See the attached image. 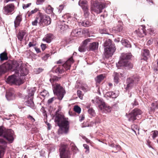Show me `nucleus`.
Wrapping results in <instances>:
<instances>
[{
	"label": "nucleus",
	"instance_id": "1",
	"mask_svg": "<svg viewBox=\"0 0 158 158\" xmlns=\"http://www.w3.org/2000/svg\"><path fill=\"white\" fill-rule=\"evenodd\" d=\"M9 70L15 71V73L9 76L6 79V81L17 85H20L23 83L24 77L28 73V70L26 67L23 66L20 67L18 63L6 62L0 65V76Z\"/></svg>",
	"mask_w": 158,
	"mask_h": 158
},
{
	"label": "nucleus",
	"instance_id": "2",
	"mask_svg": "<svg viewBox=\"0 0 158 158\" xmlns=\"http://www.w3.org/2000/svg\"><path fill=\"white\" fill-rule=\"evenodd\" d=\"M14 131L11 129H6L0 127V158L2 155L4 154L7 141L10 143L13 142L14 138Z\"/></svg>",
	"mask_w": 158,
	"mask_h": 158
},
{
	"label": "nucleus",
	"instance_id": "3",
	"mask_svg": "<svg viewBox=\"0 0 158 158\" xmlns=\"http://www.w3.org/2000/svg\"><path fill=\"white\" fill-rule=\"evenodd\" d=\"M55 122L59 127V130L62 133L67 134L69 130V123L67 118L60 114L57 115L55 118Z\"/></svg>",
	"mask_w": 158,
	"mask_h": 158
},
{
	"label": "nucleus",
	"instance_id": "4",
	"mask_svg": "<svg viewBox=\"0 0 158 158\" xmlns=\"http://www.w3.org/2000/svg\"><path fill=\"white\" fill-rule=\"evenodd\" d=\"M131 56V53H122L120 57V60L118 64H116V66L118 68H120L119 67L123 66L127 69L132 68L133 65L129 61Z\"/></svg>",
	"mask_w": 158,
	"mask_h": 158
},
{
	"label": "nucleus",
	"instance_id": "5",
	"mask_svg": "<svg viewBox=\"0 0 158 158\" xmlns=\"http://www.w3.org/2000/svg\"><path fill=\"white\" fill-rule=\"evenodd\" d=\"M103 46L104 47V55L105 58L107 59L113 55L115 48L110 39L106 40L104 43Z\"/></svg>",
	"mask_w": 158,
	"mask_h": 158
},
{
	"label": "nucleus",
	"instance_id": "6",
	"mask_svg": "<svg viewBox=\"0 0 158 158\" xmlns=\"http://www.w3.org/2000/svg\"><path fill=\"white\" fill-rule=\"evenodd\" d=\"M52 86L54 94L57 96L59 100H61L66 93L65 90L58 83L52 84Z\"/></svg>",
	"mask_w": 158,
	"mask_h": 158
},
{
	"label": "nucleus",
	"instance_id": "7",
	"mask_svg": "<svg viewBox=\"0 0 158 158\" xmlns=\"http://www.w3.org/2000/svg\"><path fill=\"white\" fill-rule=\"evenodd\" d=\"M35 88H28L27 89V95L26 96V101L24 102L25 105L30 107H32L34 106L33 101V96L35 91Z\"/></svg>",
	"mask_w": 158,
	"mask_h": 158
},
{
	"label": "nucleus",
	"instance_id": "8",
	"mask_svg": "<svg viewBox=\"0 0 158 158\" xmlns=\"http://www.w3.org/2000/svg\"><path fill=\"white\" fill-rule=\"evenodd\" d=\"M91 10L97 14H100L102 11V10L106 6L105 4L97 1L91 0Z\"/></svg>",
	"mask_w": 158,
	"mask_h": 158
},
{
	"label": "nucleus",
	"instance_id": "9",
	"mask_svg": "<svg viewBox=\"0 0 158 158\" xmlns=\"http://www.w3.org/2000/svg\"><path fill=\"white\" fill-rule=\"evenodd\" d=\"M92 102L98 105L99 108L101 110H106L105 113L109 112L111 111L110 107L107 106L103 99L101 98L96 97L95 100H92Z\"/></svg>",
	"mask_w": 158,
	"mask_h": 158
},
{
	"label": "nucleus",
	"instance_id": "10",
	"mask_svg": "<svg viewBox=\"0 0 158 158\" xmlns=\"http://www.w3.org/2000/svg\"><path fill=\"white\" fill-rule=\"evenodd\" d=\"M139 80V77L137 75L128 78L127 79V86L125 89L127 90H129L134 87L136 84Z\"/></svg>",
	"mask_w": 158,
	"mask_h": 158
},
{
	"label": "nucleus",
	"instance_id": "11",
	"mask_svg": "<svg viewBox=\"0 0 158 158\" xmlns=\"http://www.w3.org/2000/svg\"><path fill=\"white\" fill-rule=\"evenodd\" d=\"M142 113L141 111L138 108H135L128 114H126L128 120L130 121L133 122L139 118V115H140Z\"/></svg>",
	"mask_w": 158,
	"mask_h": 158
},
{
	"label": "nucleus",
	"instance_id": "12",
	"mask_svg": "<svg viewBox=\"0 0 158 158\" xmlns=\"http://www.w3.org/2000/svg\"><path fill=\"white\" fill-rule=\"evenodd\" d=\"M74 61L72 57L69 58L68 60L63 64L62 66L58 67L56 69L55 72L56 73L61 74L64 72V70L61 68V67H64L66 70L69 69L71 67V65L73 63Z\"/></svg>",
	"mask_w": 158,
	"mask_h": 158
},
{
	"label": "nucleus",
	"instance_id": "13",
	"mask_svg": "<svg viewBox=\"0 0 158 158\" xmlns=\"http://www.w3.org/2000/svg\"><path fill=\"white\" fill-rule=\"evenodd\" d=\"M51 23V19L48 15L40 13V27L47 26Z\"/></svg>",
	"mask_w": 158,
	"mask_h": 158
},
{
	"label": "nucleus",
	"instance_id": "14",
	"mask_svg": "<svg viewBox=\"0 0 158 158\" xmlns=\"http://www.w3.org/2000/svg\"><path fill=\"white\" fill-rule=\"evenodd\" d=\"M67 145H62L60 148V158H69L70 151L68 150Z\"/></svg>",
	"mask_w": 158,
	"mask_h": 158
},
{
	"label": "nucleus",
	"instance_id": "15",
	"mask_svg": "<svg viewBox=\"0 0 158 158\" xmlns=\"http://www.w3.org/2000/svg\"><path fill=\"white\" fill-rule=\"evenodd\" d=\"M15 9V5L13 3L9 4L4 6L3 8V11L6 15L12 14Z\"/></svg>",
	"mask_w": 158,
	"mask_h": 158
},
{
	"label": "nucleus",
	"instance_id": "16",
	"mask_svg": "<svg viewBox=\"0 0 158 158\" xmlns=\"http://www.w3.org/2000/svg\"><path fill=\"white\" fill-rule=\"evenodd\" d=\"M87 2L86 0H80L78 4L80 6L84 11V15L87 16L89 15L88 7L87 5Z\"/></svg>",
	"mask_w": 158,
	"mask_h": 158
},
{
	"label": "nucleus",
	"instance_id": "17",
	"mask_svg": "<svg viewBox=\"0 0 158 158\" xmlns=\"http://www.w3.org/2000/svg\"><path fill=\"white\" fill-rule=\"evenodd\" d=\"M114 77V81L115 83L117 84L119 82V77H123V74L120 73L114 72L113 75Z\"/></svg>",
	"mask_w": 158,
	"mask_h": 158
},
{
	"label": "nucleus",
	"instance_id": "18",
	"mask_svg": "<svg viewBox=\"0 0 158 158\" xmlns=\"http://www.w3.org/2000/svg\"><path fill=\"white\" fill-rule=\"evenodd\" d=\"M22 18L21 15H18L16 17L14 21L15 27L16 28L19 26L22 21Z\"/></svg>",
	"mask_w": 158,
	"mask_h": 158
},
{
	"label": "nucleus",
	"instance_id": "19",
	"mask_svg": "<svg viewBox=\"0 0 158 158\" xmlns=\"http://www.w3.org/2000/svg\"><path fill=\"white\" fill-rule=\"evenodd\" d=\"M142 55L143 57L142 59L146 60L149 57V51L147 49H144L142 50Z\"/></svg>",
	"mask_w": 158,
	"mask_h": 158
},
{
	"label": "nucleus",
	"instance_id": "20",
	"mask_svg": "<svg viewBox=\"0 0 158 158\" xmlns=\"http://www.w3.org/2000/svg\"><path fill=\"white\" fill-rule=\"evenodd\" d=\"M6 97L8 101L13 100L15 98V95L13 93L10 91H7L6 93Z\"/></svg>",
	"mask_w": 158,
	"mask_h": 158
},
{
	"label": "nucleus",
	"instance_id": "21",
	"mask_svg": "<svg viewBox=\"0 0 158 158\" xmlns=\"http://www.w3.org/2000/svg\"><path fill=\"white\" fill-rule=\"evenodd\" d=\"M98 43L94 42L90 43L89 45V51H94L98 49Z\"/></svg>",
	"mask_w": 158,
	"mask_h": 158
},
{
	"label": "nucleus",
	"instance_id": "22",
	"mask_svg": "<svg viewBox=\"0 0 158 158\" xmlns=\"http://www.w3.org/2000/svg\"><path fill=\"white\" fill-rule=\"evenodd\" d=\"M105 97L107 98H116L117 96V95L113 92H106L104 95Z\"/></svg>",
	"mask_w": 158,
	"mask_h": 158
},
{
	"label": "nucleus",
	"instance_id": "23",
	"mask_svg": "<svg viewBox=\"0 0 158 158\" xmlns=\"http://www.w3.org/2000/svg\"><path fill=\"white\" fill-rule=\"evenodd\" d=\"M53 39V35L52 34H47L44 37L42 40L43 41H46L47 43H50Z\"/></svg>",
	"mask_w": 158,
	"mask_h": 158
},
{
	"label": "nucleus",
	"instance_id": "24",
	"mask_svg": "<svg viewBox=\"0 0 158 158\" xmlns=\"http://www.w3.org/2000/svg\"><path fill=\"white\" fill-rule=\"evenodd\" d=\"M109 146L112 148H115L116 150L120 151L121 149V147L118 144H115L113 142L111 141L108 143Z\"/></svg>",
	"mask_w": 158,
	"mask_h": 158
},
{
	"label": "nucleus",
	"instance_id": "25",
	"mask_svg": "<svg viewBox=\"0 0 158 158\" xmlns=\"http://www.w3.org/2000/svg\"><path fill=\"white\" fill-rule=\"evenodd\" d=\"M91 23L87 19H85L79 22V26H82L85 27H88L91 25Z\"/></svg>",
	"mask_w": 158,
	"mask_h": 158
},
{
	"label": "nucleus",
	"instance_id": "26",
	"mask_svg": "<svg viewBox=\"0 0 158 158\" xmlns=\"http://www.w3.org/2000/svg\"><path fill=\"white\" fill-rule=\"evenodd\" d=\"M137 34L140 37H143L146 35L145 29L143 28H140L136 31Z\"/></svg>",
	"mask_w": 158,
	"mask_h": 158
},
{
	"label": "nucleus",
	"instance_id": "27",
	"mask_svg": "<svg viewBox=\"0 0 158 158\" xmlns=\"http://www.w3.org/2000/svg\"><path fill=\"white\" fill-rule=\"evenodd\" d=\"M121 42L123 45L127 48H131V47L130 42L127 39H122Z\"/></svg>",
	"mask_w": 158,
	"mask_h": 158
},
{
	"label": "nucleus",
	"instance_id": "28",
	"mask_svg": "<svg viewBox=\"0 0 158 158\" xmlns=\"http://www.w3.org/2000/svg\"><path fill=\"white\" fill-rule=\"evenodd\" d=\"M25 33H26L25 31L21 30L19 31L17 35V37L18 39L20 41H22Z\"/></svg>",
	"mask_w": 158,
	"mask_h": 158
},
{
	"label": "nucleus",
	"instance_id": "29",
	"mask_svg": "<svg viewBox=\"0 0 158 158\" xmlns=\"http://www.w3.org/2000/svg\"><path fill=\"white\" fill-rule=\"evenodd\" d=\"M0 59L1 61H3L8 59L7 54L5 52H4L0 54Z\"/></svg>",
	"mask_w": 158,
	"mask_h": 158
},
{
	"label": "nucleus",
	"instance_id": "30",
	"mask_svg": "<svg viewBox=\"0 0 158 158\" xmlns=\"http://www.w3.org/2000/svg\"><path fill=\"white\" fill-rule=\"evenodd\" d=\"M104 77L102 74H100L95 78V80L97 83H100L102 80L104 79Z\"/></svg>",
	"mask_w": 158,
	"mask_h": 158
},
{
	"label": "nucleus",
	"instance_id": "31",
	"mask_svg": "<svg viewBox=\"0 0 158 158\" xmlns=\"http://www.w3.org/2000/svg\"><path fill=\"white\" fill-rule=\"evenodd\" d=\"M59 27L61 30L64 31L68 28V26L63 23L59 26Z\"/></svg>",
	"mask_w": 158,
	"mask_h": 158
},
{
	"label": "nucleus",
	"instance_id": "32",
	"mask_svg": "<svg viewBox=\"0 0 158 158\" xmlns=\"http://www.w3.org/2000/svg\"><path fill=\"white\" fill-rule=\"evenodd\" d=\"M131 129L136 134V132L139 133V128L137 125H132Z\"/></svg>",
	"mask_w": 158,
	"mask_h": 158
},
{
	"label": "nucleus",
	"instance_id": "33",
	"mask_svg": "<svg viewBox=\"0 0 158 158\" xmlns=\"http://www.w3.org/2000/svg\"><path fill=\"white\" fill-rule=\"evenodd\" d=\"M123 29V27L120 25H118L117 26L115 27L114 30L116 31V32H115L118 33V32H120L122 31Z\"/></svg>",
	"mask_w": 158,
	"mask_h": 158
},
{
	"label": "nucleus",
	"instance_id": "34",
	"mask_svg": "<svg viewBox=\"0 0 158 158\" xmlns=\"http://www.w3.org/2000/svg\"><path fill=\"white\" fill-rule=\"evenodd\" d=\"M53 8L50 5H49L46 9V12L48 14L51 13L53 12Z\"/></svg>",
	"mask_w": 158,
	"mask_h": 158
},
{
	"label": "nucleus",
	"instance_id": "35",
	"mask_svg": "<svg viewBox=\"0 0 158 158\" xmlns=\"http://www.w3.org/2000/svg\"><path fill=\"white\" fill-rule=\"evenodd\" d=\"M73 110L75 112L77 113L78 114H79L81 113V108L77 105H76L74 106Z\"/></svg>",
	"mask_w": 158,
	"mask_h": 158
},
{
	"label": "nucleus",
	"instance_id": "36",
	"mask_svg": "<svg viewBox=\"0 0 158 158\" xmlns=\"http://www.w3.org/2000/svg\"><path fill=\"white\" fill-rule=\"evenodd\" d=\"M88 111L89 114L92 116H94L95 115V110L92 108H89L88 110Z\"/></svg>",
	"mask_w": 158,
	"mask_h": 158
},
{
	"label": "nucleus",
	"instance_id": "37",
	"mask_svg": "<svg viewBox=\"0 0 158 158\" xmlns=\"http://www.w3.org/2000/svg\"><path fill=\"white\" fill-rule=\"evenodd\" d=\"M60 78V77H58L57 76H54L52 78L50 79V81L52 84H53V83L54 81H58L59 79Z\"/></svg>",
	"mask_w": 158,
	"mask_h": 158
},
{
	"label": "nucleus",
	"instance_id": "38",
	"mask_svg": "<svg viewBox=\"0 0 158 158\" xmlns=\"http://www.w3.org/2000/svg\"><path fill=\"white\" fill-rule=\"evenodd\" d=\"M39 10L37 8H35L33 10H32L31 11L29 12L28 11L27 13V15L28 16H31L32 14H34L36 12H37V11H38Z\"/></svg>",
	"mask_w": 158,
	"mask_h": 158
},
{
	"label": "nucleus",
	"instance_id": "39",
	"mask_svg": "<svg viewBox=\"0 0 158 158\" xmlns=\"http://www.w3.org/2000/svg\"><path fill=\"white\" fill-rule=\"evenodd\" d=\"M86 47L82 44V45L81 47H80L78 48V50L81 52H84L86 50Z\"/></svg>",
	"mask_w": 158,
	"mask_h": 158
},
{
	"label": "nucleus",
	"instance_id": "40",
	"mask_svg": "<svg viewBox=\"0 0 158 158\" xmlns=\"http://www.w3.org/2000/svg\"><path fill=\"white\" fill-rule=\"evenodd\" d=\"M48 94V92L44 89L42 91V92H40V95L42 96L43 98H44Z\"/></svg>",
	"mask_w": 158,
	"mask_h": 158
},
{
	"label": "nucleus",
	"instance_id": "41",
	"mask_svg": "<svg viewBox=\"0 0 158 158\" xmlns=\"http://www.w3.org/2000/svg\"><path fill=\"white\" fill-rule=\"evenodd\" d=\"M92 40V39H86L83 42L82 44L86 47L87 44L90 42Z\"/></svg>",
	"mask_w": 158,
	"mask_h": 158
},
{
	"label": "nucleus",
	"instance_id": "42",
	"mask_svg": "<svg viewBox=\"0 0 158 158\" xmlns=\"http://www.w3.org/2000/svg\"><path fill=\"white\" fill-rule=\"evenodd\" d=\"M152 132H153L152 138L153 139H154L158 136V131L155 130L152 131Z\"/></svg>",
	"mask_w": 158,
	"mask_h": 158
},
{
	"label": "nucleus",
	"instance_id": "43",
	"mask_svg": "<svg viewBox=\"0 0 158 158\" xmlns=\"http://www.w3.org/2000/svg\"><path fill=\"white\" fill-rule=\"evenodd\" d=\"M99 32L101 34H108V32L106 29H100L99 30Z\"/></svg>",
	"mask_w": 158,
	"mask_h": 158
},
{
	"label": "nucleus",
	"instance_id": "44",
	"mask_svg": "<svg viewBox=\"0 0 158 158\" xmlns=\"http://www.w3.org/2000/svg\"><path fill=\"white\" fill-rule=\"evenodd\" d=\"M78 96L81 99H82L83 98V95L82 94V92L80 90H78L77 92Z\"/></svg>",
	"mask_w": 158,
	"mask_h": 158
},
{
	"label": "nucleus",
	"instance_id": "45",
	"mask_svg": "<svg viewBox=\"0 0 158 158\" xmlns=\"http://www.w3.org/2000/svg\"><path fill=\"white\" fill-rule=\"evenodd\" d=\"M83 146L84 148L86 149L85 152L87 153H88L89 152V146L86 144H84Z\"/></svg>",
	"mask_w": 158,
	"mask_h": 158
},
{
	"label": "nucleus",
	"instance_id": "46",
	"mask_svg": "<svg viewBox=\"0 0 158 158\" xmlns=\"http://www.w3.org/2000/svg\"><path fill=\"white\" fill-rule=\"evenodd\" d=\"M81 33V31H78L77 30H74L72 31V34H73L74 35H79Z\"/></svg>",
	"mask_w": 158,
	"mask_h": 158
},
{
	"label": "nucleus",
	"instance_id": "47",
	"mask_svg": "<svg viewBox=\"0 0 158 158\" xmlns=\"http://www.w3.org/2000/svg\"><path fill=\"white\" fill-rule=\"evenodd\" d=\"M64 7V5H60L58 7V12L60 13L62 10H63Z\"/></svg>",
	"mask_w": 158,
	"mask_h": 158
},
{
	"label": "nucleus",
	"instance_id": "48",
	"mask_svg": "<svg viewBox=\"0 0 158 158\" xmlns=\"http://www.w3.org/2000/svg\"><path fill=\"white\" fill-rule=\"evenodd\" d=\"M81 15L77 14H74V18L77 20H79L81 18Z\"/></svg>",
	"mask_w": 158,
	"mask_h": 158
},
{
	"label": "nucleus",
	"instance_id": "49",
	"mask_svg": "<svg viewBox=\"0 0 158 158\" xmlns=\"http://www.w3.org/2000/svg\"><path fill=\"white\" fill-rule=\"evenodd\" d=\"M56 98L53 97L49 99L48 101V103L49 104L52 103L53 101H54L56 99Z\"/></svg>",
	"mask_w": 158,
	"mask_h": 158
},
{
	"label": "nucleus",
	"instance_id": "50",
	"mask_svg": "<svg viewBox=\"0 0 158 158\" xmlns=\"http://www.w3.org/2000/svg\"><path fill=\"white\" fill-rule=\"evenodd\" d=\"M31 5V3H28L27 4H23V9H25L29 7Z\"/></svg>",
	"mask_w": 158,
	"mask_h": 158
},
{
	"label": "nucleus",
	"instance_id": "51",
	"mask_svg": "<svg viewBox=\"0 0 158 158\" xmlns=\"http://www.w3.org/2000/svg\"><path fill=\"white\" fill-rule=\"evenodd\" d=\"M50 56V55L49 54H47L46 55H45L44 56L42 57V59L43 60H44V61H45Z\"/></svg>",
	"mask_w": 158,
	"mask_h": 158
},
{
	"label": "nucleus",
	"instance_id": "52",
	"mask_svg": "<svg viewBox=\"0 0 158 158\" xmlns=\"http://www.w3.org/2000/svg\"><path fill=\"white\" fill-rule=\"evenodd\" d=\"M40 46L43 51L44 50L47 48L46 44H41Z\"/></svg>",
	"mask_w": 158,
	"mask_h": 158
},
{
	"label": "nucleus",
	"instance_id": "53",
	"mask_svg": "<svg viewBox=\"0 0 158 158\" xmlns=\"http://www.w3.org/2000/svg\"><path fill=\"white\" fill-rule=\"evenodd\" d=\"M40 111L43 112V115L44 116V118H46L47 117V115L45 111L44 110L42 109H41Z\"/></svg>",
	"mask_w": 158,
	"mask_h": 158
},
{
	"label": "nucleus",
	"instance_id": "54",
	"mask_svg": "<svg viewBox=\"0 0 158 158\" xmlns=\"http://www.w3.org/2000/svg\"><path fill=\"white\" fill-rule=\"evenodd\" d=\"M38 23L37 18H36L35 20L32 23V25L34 26H36Z\"/></svg>",
	"mask_w": 158,
	"mask_h": 158
},
{
	"label": "nucleus",
	"instance_id": "55",
	"mask_svg": "<svg viewBox=\"0 0 158 158\" xmlns=\"http://www.w3.org/2000/svg\"><path fill=\"white\" fill-rule=\"evenodd\" d=\"M28 118L31 120L32 122H34L35 121V119L31 116L30 115L28 116Z\"/></svg>",
	"mask_w": 158,
	"mask_h": 158
},
{
	"label": "nucleus",
	"instance_id": "56",
	"mask_svg": "<svg viewBox=\"0 0 158 158\" xmlns=\"http://www.w3.org/2000/svg\"><path fill=\"white\" fill-rule=\"evenodd\" d=\"M132 105L133 107L134 106L138 105V103L135 100L134 102L132 103Z\"/></svg>",
	"mask_w": 158,
	"mask_h": 158
},
{
	"label": "nucleus",
	"instance_id": "57",
	"mask_svg": "<svg viewBox=\"0 0 158 158\" xmlns=\"http://www.w3.org/2000/svg\"><path fill=\"white\" fill-rule=\"evenodd\" d=\"M28 46L29 47H31L32 46H35V44H33L31 42H30L29 43Z\"/></svg>",
	"mask_w": 158,
	"mask_h": 158
},
{
	"label": "nucleus",
	"instance_id": "58",
	"mask_svg": "<svg viewBox=\"0 0 158 158\" xmlns=\"http://www.w3.org/2000/svg\"><path fill=\"white\" fill-rule=\"evenodd\" d=\"M81 119H80V121L81 122L85 118V116L84 115H82L81 117Z\"/></svg>",
	"mask_w": 158,
	"mask_h": 158
},
{
	"label": "nucleus",
	"instance_id": "59",
	"mask_svg": "<svg viewBox=\"0 0 158 158\" xmlns=\"http://www.w3.org/2000/svg\"><path fill=\"white\" fill-rule=\"evenodd\" d=\"M152 43V40H149L147 42V44L149 45L151 44Z\"/></svg>",
	"mask_w": 158,
	"mask_h": 158
},
{
	"label": "nucleus",
	"instance_id": "60",
	"mask_svg": "<svg viewBox=\"0 0 158 158\" xmlns=\"http://www.w3.org/2000/svg\"><path fill=\"white\" fill-rule=\"evenodd\" d=\"M45 152L44 149H42L41 150V152H40V156H43Z\"/></svg>",
	"mask_w": 158,
	"mask_h": 158
},
{
	"label": "nucleus",
	"instance_id": "61",
	"mask_svg": "<svg viewBox=\"0 0 158 158\" xmlns=\"http://www.w3.org/2000/svg\"><path fill=\"white\" fill-rule=\"evenodd\" d=\"M34 48L36 52L37 53H38L40 52V49L37 48L35 47H34Z\"/></svg>",
	"mask_w": 158,
	"mask_h": 158
},
{
	"label": "nucleus",
	"instance_id": "62",
	"mask_svg": "<svg viewBox=\"0 0 158 158\" xmlns=\"http://www.w3.org/2000/svg\"><path fill=\"white\" fill-rule=\"evenodd\" d=\"M47 125L48 127V130H50L51 129V124L49 123H47Z\"/></svg>",
	"mask_w": 158,
	"mask_h": 158
},
{
	"label": "nucleus",
	"instance_id": "63",
	"mask_svg": "<svg viewBox=\"0 0 158 158\" xmlns=\"http://www.w3.org/2000/svg\"><path fill=\"white\" fill-rule=\"evenodd\" d=\"M150 142L149 141H147V144L149 148H152L150 144Z\"/></svg>",
	"mask_w": 158,
	"mask_h": 158
},
{
	"label": "nucleus",
	"instance_id": "64",
	"mask_svg": "<svg viewBox=\"0 0 158 158\" xmlns=\"http://www.w3.org/2000/svg\"><path fill=\"white\" fill-rule=\"evenodd\" d=\"M85 141H86V142L87 143H89L90 141V140L88 139L87 138L86 140H85Z\"/></svg>",
	"mask_w": 158,
	"mask_h": 158
}]
</instances>
